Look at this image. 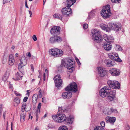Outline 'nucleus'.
Masks as SVG:
<instances>
[{
  "mask_svg": "<svg viewBox=\"0 0 130 130\" xmlns=\"http://www.w3.org/2000/svg\"><path fill=\"white\" fill-rule=\"evenodd\" d=\"M76 0H67V6L62 8L61 11L63 15L70 16L72 13V10L70 8L76 2Z\"/></svg>",
  "mask_w": 130,
  "mask_h": 130,
  "instance_id": "1",
  "label": "nucleus"
},
{
  "mask_svg": "<svg viewBox=\"0 0 130 130\" xmlns=\"http://www.w3.org/2000/svg\"><path fill=\"white\" fill-rule=\"evenodd\" d=\"M62 66L67 68V71L72 73L75 70L74 61L70 59H67L64 61H62Z\"/></svg>",
  "mask_w": 130,
  "mask_h": 130,
  "instance_id": "2",
  "label": "nucleus"
},
{
  "mask_svg": "<svg viewBox=\"0 0 130 130\" xmlns=\"http://www.w3.org/2000/svg\"><path fill=\"white\" fill-rule=\"evenodd\" d=\"M91 33L92 34V39L94 41L100 42L103 40L102 36L99 30L96 29L92 30Z\"/></svg>",
  "mask_w": 130,
  "mask_h": 130,
  "instance_id": "3",
  "label": "nucleus"
},
{
  "mask_svg": "<svg viewBox=\"0 0 130 130\" xmlns=\"http://www.w3.org/2000/svg\"><path fill=\"white\" fill-rule=\"evenodd\" d=\"M110 14V6L109 5L103 7L101 12V15L104 18H109Z\"/></svg>",
  "mask_w": 130,
  "mask_h": 130,
  "instance_id": "4",
  "label": "nucleus"
},
{
  "mask_svg": "<svg viewBox=\"0 0 130 130\" xmlns=\"http://www.w3.org/2000/svg\"><path fill=\"white\" fill-rule=\"evenodd\" d=\"M52 117L53 119L56 122L59 123H61L64 122L66 119L65 115L63 114L53 115Z\"/></svg>",
  "mask_w": 130,
  "mask_h": 130,
  "instance_id": "5",
  "label": "nucleus"
},
{
  "mask_svg": "<svg viewBox=\"0 0 130 130\" xmlns=\"http://www.w3.org/2000/svg\"><path fill=\"white\" fill-rule=\"evenodd\" d=\"M49 51L52 55L56 57L61 56L63 53V52L61 50L55 48L50 50Z\"/></svg>",
  "mask_w": 130,
  "mask_h": 130,
  "instance_id": "6",
  "label": "nucleus"
},
{
  "mask_svg": "<svg viewBox=\"0 0 130 130\" xmlns=\"http://www.w3.org/2000/svg\"><path fill=\"white\" fill-rule=\"evenodd\" d=\"M107 83L110 88L113 89H119L120 87V85L118 82L116 80H109Z\"/></svg>",
  "mask_w": 130,
  "mask_h": 130,
  "instance_id": "7",
  "label": "nucleus"
},
{
  "mask_svg": "<svg viewBox=\"0 0 130 130\" xmlns=\"http://www.w3.org/2000/svg\"><path fill=\"white\" fill-rule=\"evenodd\" d=\"M110 87L108 86H104L100 91V95L102 98H105L108 95Z\"/></svg>",
  "mask_w": 130,
  "mask_h": 130,
  "instance_id": "8",
  "label": "nucleus"
},
{
  "mask_svg": "<svg viewBox=\"0 0 130 130\" xmlns=\"http://www.w3.org/2000/svg\"><path fill=\"white\" fill-rule=\"evenodd\" d=\"M65 90L67 91H71L76 92L77 91V86L76 83L73 82L70 83L65 88Z\"/></svg>",
  "mask_w": 130,
  "mask_h": 130,
  "instance_id": "9",
  "label": "nucleus"
},
{
  "mask_svg": "<svg viewBox=\"0 0 130 130\" xmlns=\"http://www.w3.org/2000/svg\"><path fill=\"white\" fill-rule=\"evenodd\" d=\"M108 26L110 27V30H113L118 31H120L121 29V25L120 23H109Z\"/></svg>",
  "mask_w": 130,
  "mask_h": 130,
  "instance_id": "10",
  "label": "nucleus"
},
{
  "mask_svg": "<svg viewBox=\"0 0 130 130\" xmlns=\"http://www.w3.org/2000/svg\"><path fill=\"white\" fill-rule=\"evenodd\" d=\"M61 76L60 75H56L54 78L55 86L57 87H59L62 85V80L61 79Z\"/></svg>",
  "mask_w": 130,
  "mask_h": 130,
  "instance_id": "11",
  "label": "nucleus"
},
{
  "mask_svg": "<svg viewBox=\"0 0 130 130\" xmlns=\"http://www.w3.org/2000/svg\"><path fill=\"white\" fill-rule=\"evenodd\" d=\"M108 56L109 58L116 61L120 62L122 60L119 57L118 54L116 53H111L109 54Z\"/></svg>",
  "mask_w": 130,
  "mask_h": 130,
  "instance_id": "12",
  "label": "nucleus"
},
{
  "mask_svg": "<svg viewBox=\"0 0 130 130\" xmlns=\"http://www.w3.org/2000/svg\"><path fill=\"white\" fill-rule=\"evenodd\" d=\"M62 40V39L61 37L57 36L50 37L49 40L50 42L52 44L60 43Z\"/></svg>",
  "mask_w": 130,
  "mask_h": 130,
  "instance_id": "13",
  "label": "nucleus"
},
{
  "mask_svg": "<svg viewBox=\"0 0 130 130\" xmlns=\"http://www.w3.org/2000/svg\"><path fill=\"white\" fill-rule=\"evenodd\" d=\"M27 63L26 57L24 56H23L21 59V63L18 65V69L19 70L22 69V67L25 66Z\"/></svg>",
  "mask_w": 130,
  "mask_h": 130,
  "instance_id": "14",
  "label": "nucleus"
},
{
  "mask_svg": "<svg viewBox=\"0 0 130 130\" xmlns=\"http://www.w3.org/2000/svg\"><path fill=\"white\" fill-rule=\"evenodd\" d=\"M109 72L112 75L115 76L119 75L120 73L119 70L116 68H111Z\"/></svg>",
  "mask_w": 130,
  "mask_h": 130,
  "instance_id": "15",
  "label": "nucleus"
},
{
  "mask_svg": "<svg viewBox=\"0 0 130 130\" xmlns=\"http://www.w3.org/2000/svg\"><path fill=\"white\" fill-rule=\"evenodd\" d=\"M116 120V118L113 117L107 116L105 118V121L106 122L109 123L111 125L114 124Z\"/></svg>",
  "mask_w": 130,
  "mask_h": 130,
  "instance_id": "16",
  "label": "nucleus"
},
{
  "mask_svg": "<svg viewBox=\"0 0 130 130\" xmlns=\"http://www.w3.org/2000/svg\"><path fill=\"white\" fill-rule=\"evenodd\" d=\"M59 26H55L51 30V33L52 35H57L60 33Z\"/></svg>",
  "mask_w": 130,
  "mask_h": 130,
  "instance_id": "17",
  "label": "nucleus"
},
{
  "mask_svg": "<svg viewBox=\"0 0 130 130\" xmlns=\"http://www.w3.org/2000/svg\"><path fill=\"white\" fill-rule=\"evenodd\" d=\"M98 71L99 75L101 77H104L106 73V71L102 67L98 68Z\"/></svg>",
  "mask_w": 130,
  "mask_h": 130,
  "instance_id": "18",
  "label": "nucleus"
},
{
  "mask_svg": "<svg viewBox=\"0 0 130 130\" xmlns=\"http://www.w3.org/2000/svg\"><path fill=\"white\" fill-rule=\"evenodd\" d=\"M102 46L105 50L107 51L110 50L111 48V44L107 42L103 43L102 44Z\"/></svg>",
  "mask_w": 130,
  "mask_h": 130,
  "instance_id": "19",
  "label": "nucleus"
},
{
  "mask_svg": "<svg viewBox=\"0 0 130 130\" xmlns=\"http://www.w3.org/2000/svg\"><path fill=\"white\" fill-rule=\"evenodd\" d=\"M110 90L109 91L108 95L110 98H115L116 95V90L114 89L111 90L110 88Z\"/></svg>",
  "mask_w": 130,
  "mask_h": 130,
  "instance_id": "20",
  "label": "nucleus"
},
{
  "mask_svg": "<svg viewBox=\"0 0 130 130\" xmlns=\"http://www.w3.org/2000/svg\"><path fill=\"white\" fill-rule=\"evenodd\" d=\"M100 26L103 30H105L109 32L110 31V27L108 26V24L107 25L104 24H100Z\"/></svg>",
  "mask_w": 130,
  "mask_h": 130,
  "instance_id": "21",
  "label": "nucleus"
},
{
  "mask_svg": "<svg viewBox=\"0 0 130 130\" xmlns=\"http://www.w3.org/2000/svg\"><path fill=\"white\" fill-rule=\"evenodd\" d=\"M15 62V60L13 55L11 54L9 57V63L10 65L12 66L13 64Z\"/></svg>",
  "mask_w": 130,
  "mask_h": 130,
  "instance_id": "22",
  "label": "nucleus"
},
{
  "mask_svg": "<svg viewBox=\"0 0 130 130\" xmlns=\"http://www.w3.org/2000/svg\"><path fill=\"white\" fill-rule=\"evenodd\" d=\"M105 62L107 66L109 67L115 64L114 61H112L110 59L105 60Z\"/></svg>",
  "mask_w": 130,
  "mask_h": 130,
  "instance_id": "23",
  "label": "nucleus"
},
{
  "mask_svg": "<svg viewBox=\"0 0 130 130\" xmlns=\"http://www.w3.org/2000/svg\"><path fill=\"white\" fill-rule=\"evenodd\" d=\"M63 98H71L72 96V93L70 92H63L62 95Z\"/></svg>",
  "mask_w": 130,
  "mask_h": 130,
  "instance_id": "24",
  "label": "nucleus"
},
{
  "mask_svg": "<svg viewBox=\"0 0 130 130\" xmlns=\"http://www.w3.org/2000/svg\"><path fill=\"white\" fill-rule=\"evenodd\" d=\"M20 71L19 72H18L15 74V76L17 79L21 80L22 79L23 76L22 75V72L21 70H19Z\"/></svg>",
  "mask_w": 130,
  "mask_h": 130,
  "instance_id": "25",
  "label": "nucleus"
},
{
  "mask_svg": "<svg viewBox=\"0 0 130 130\" xmlns=\"http://www.w3.org/2000/svg\"><path fill=\"white\" fill-rule=\"evenodd\" d=\"M20 99L19 98H15L14 100V105L15 107L18 106L20 104Z\"/></svg>",
  "mask_w": 130,
  "mask_h": 130,
  "instance_id": "26",
  "label": "nucleus"
},
{
  "mask_svg": "<svg viewBox=\"0 0 130 130\" xmlns=\"http://www.w3.org/2000/svg\"><path fill=\"white\" fill-rule=\"evenodd\" d=\"M103 112L106 115H110L111 114L110 109L108 108L105 109Z\"/></svg>",
  "mask_w": 130,
  "mask_h": 130,
  "instance_id": "27",
  "label": "nucleus"
},
{
  "mask_svg": "<svg viewBox=\"0 0 130 130\" xmlns=\"http://www.w3.org/2000/svg\"><path fill=\"white\" fill-rule=\"evenodd\" d=\"M63 15L60 14L59 13H55L53 15V17L55 18L58 19L62 20V19Z\"/></svg>",
  "mask_w": 130,
  "mask_h": 130,
  "instance_id": "28",
  "label": "nucleus"
},
{
  "mask_svg": "<svg viewBox=\"0 0 130 130\" xmlns=\"http://www.w3.org/2000/svg\"><path fill=\"white\" fill-rule=\"evenodd\" d=\"M25 114L23 112L22 113L21 115L20 121L21 122H24L25 120Z\"/></svg>",
  "mask_w": 130,
  "mask_h": 130,
  "instance_id": "29",
  "label": "nucleus"
},
{
  "mask_svg": "<svg viewBox=\"0 0 130 130\" xmlns=\"http://www.w3.org/2000/svg\"><path fill=\"white\" fill-rule=\"evenodd\" d=\"M103 38L106 41L111 42V41L109 40V36L106 34H105L103 36Z\"/></svg>",
  "mask_w": 130,
  "mask_h": 130,
  "instance_id": "30",
  "label": "nucleus"
},
{
  "mask_svg": "<svg viewBox=\"0 0 130 130\" xmlns=\"http://www.w3.org/2000/svg\"><path fill=\"white\" fill-rule=\"evenodd\" d=\"M68 122L69 124H72L73 121V117L69 116L68 118Z\"/></svg>",
  "mask_w": 130,
  "mask_h": 130,
  "instance_id": "31",
  "label": "nucleus"
},
{
  "mask_svg": "<svg viewBox=\"0 0 130 130\" xmlns=\"http://www.w3.org/2000/svg\"><path fill=\"white\" fill-rule=\"evenodd\" d=\"M115 48V50L117 51H121L122 50V48L119 45H116Z\"/></svg>",
  "mask_w": 130,
  "mask_h": 130,
  "instance_id": "32",
  "label": "nucleus"
},
{
  "mask_svg": "<svg viewBox=\"0 0 130 130\" xmlns=\"http://www.w3.org/2000/svg\"><path fill=\"white\" fill-rule=\"evenodd\" d=\"M58 130H68L67 127L64 125L60 126Z\"/></svg>",
  "mask_w": 130,
  "mask_h": 130,
  "instance_id": "33",
  "label": "nucleus"
},
{
  "mask_svg": "<svg viewBox=\"0 0 130 130\" xmlns=\"http://www.w3.org/2000/svg\"><path fill=\"white\" fill-rule=\"evenodd\" d=\"M111 113H118V111L117 110L115 109L111 108H110Z\"/></svg>",
  "mask_w": 130,
  "mask_h": 130,
  "instance_id": "34",
  "label": "nucleus"
},
{
  "mask_svg": "<svg viewBox=\"0 0 130 130\" xmlns=\"http://www.w3.org/2000/svg\"><path fill=\"white\" fill-rule=\"evenodd\" d=\"M48 74V72L47 69H45V70L44 72V73L43 74V80L45 81V76L46 75Z\"/></svg>",
  "mask_w": 130,
  "mask_h": 130,
  "instance_id": "35",
  "label": "nucleus"
},
{
  "mask_svg": "<svg viewBox=\"0 0 130 130\" xmlns=\"http://www.w3.org/2000/svg\"><path fill=\"white\" fill-rule=\"evenodd\" d=\"M58 109V112H62L64 111V110L65 109H63L62 107H59Z\"/></svg>",
  "mask_w": 130,
  "mask_h": 130,
  "instance_id": "36",
  "label": "nucleus"
},
{
  "mask_svg": "<svg viewBox=\"0 0 130 130\" xmlns=\"http://www.w3.org/2000/svg\"><path fill=\"white\" fill-rule=\"evenodd\" d=\"M111 2L113 3H120L121 2V0H111Z\"/></svg>",
  "mask_w": 130,
  "mask_h": 130,
  "instance_id": "37",
  "label": "nucleus"
},
{
  "mask_svg": "<svg viewBox=\"0 0 130 130\" xmlns=\"http://www.w3.org/2000/svg\"><path fill=\"white\" fill-rule=\"evenodd\" d=\"M94 14V13H93V11H92L89 13V16L88 17V19H90V18H90V17H92L93 16Z\"/></svg>",
  "mask_w": 130,
  "mask_h": 130,
  "instance_id": "38",
  "label": "nucleus"
},
{
  "mask_svg": "<svg viewBox=\"0 0 130 130\" xmlns=\"http://www.w3.org/2000/svg\"><path fill=\"white\" fill-rule=\"evenodd\" d=\"M30 90H28L26 91L27 93L26 94V95L27 96H25V98H28V97L29 96V95L30 94Z\"/></svg>",
  "mask_w": 130,
  "mask_h": 130,
  "instance_id": "39",
  "label": "nucleus"
},
{
  "mask_svg": "<svg viewBox=\"0 0 130 130\" xmlns=\"http://www.w3.org/2000/svg\"><path fill=\"white\" fill-rule=\"evenodd\" d=\"M101 127L103 128L105 125V122L104 121L101 122ZM101 127V126H100Z\"/></svg>",
  "mask_w": 130,
  "mask_h": 130,
  "instance_id": "40",
  "label": "nucleus"
},
{
  "mask_svg": "<svg viewBox=\"0 0 130 130\" xmlns=\"http://www.w3.org/2000/svg\"><path fill=\"white\" fill-rule=\"evenodd\" d=\"M41 92V90H40L38 93V96L39 98H40L42 97Z\"/></svg>",
  "mask_w": 130,
  "mask_h": 130,
  "instance_id": "41",
  "label": "nucleus"
},
{
  "mask_svg": "<svg viewBox=\"0 0 130 130\" xmlns=\"http://www.w3.org/2000/svg\"><path fill=\"white\" fill-rule=\"evenodd\" d=\"M88 25L87 24H85L83 25V28L85 29H87L88 27Z\"/></svg>",
  "mask_w": 130,
  "mask_h": 130,
  "instance_id": "42",
  "label": "nucleus"
},
{
  "mask_svg": "<svg viewBox=\"0 0 130 130\" xmlns=\"http://www.w3.org/2000/svg\"><path fill=\"white\" fill-rule=\"evenodd\" d=\"M14 93L15 95L17 96H21V94L20 93H18L17 91H14Z\"/></svg>",
  "mask_w": 130,
  "mask_h": 130,
  "instance_id": "43",
  "label": "nucleus"
},
{
  "mask_svg": "<svg viewBox=\"0 0 130 130\" xmlns=\"http://www.w3.org/2000/svg\"><path fill=\"white\" fill-rule=\"evenodd\" d=\"M41 103H39L38 106L37 107V108H38V111H39V112H40V109L41 108Z\"/></svg>",
  "mask_w": 130,
  "mask_h": 130,
  "instance_id": "44",
  "label": "nucleus"
},
{
  "mask_svg": "<svg viewBox=\"0 0 130 130\" xmlns=\"http://www.w3.org/2000/svg\"><path fill=\"white\" fill-rule=\"evenodd\" d=\"M125 130H130V127L127 125H126L125 127Z\"/></svg>",
  "mask_w": 130,
  "mask_h": 130,
  "instance_id": "45",
  "label": "nucleus"
},
{
  "mask_svg": "<svg viewBox=\"0 0 130 130\" xmlns=\"http://www.w3.org/2000/svg\"><path fill=\"white\" fill-rule=\"evenodd\" d=\"M32 39L34 41L37 40V38L35 35H34L32 36Z\"/></svg>",
  "mask_w": 130,
  "mask_h": 130,
  "instance_id": "46",
  "label": "nucleus"
},
{
  "mask_svg": "<svg viewBox=\"0 0 130 130\" xmlns=\"http://www.w3.org/2000/svg\"><path fill=\"white\" fill-rule=\"evenodd\" d=\"M26 105L24 104H23L22 106V109H25Z\"/></svg>",
  "mask_w": 130,
  "mask_h": 130,
  "instance_id": "47",
  "label": "nucleus"
},
{
  "mask_svg": "<svg viewBox=\"0 0 130 130\" xmlns=\"http://www.w3.org/2000/svg\"><path fill=\"white\" fill-rule=\"evenodd\" d=\"M12 0H3V4H5L6 3L9 2Z\"/></svg>",
  "mask_w": 130,
  "mask_h": 130,
  "instance_id": "48",
  "label": "nucleus"
},
{
  "mask_svg": "<svg viewBox=\"0 0 130 130\" xmlns=\"http://www.w3.org/2000/svg\"><path fill=\"white\" fill-rule=\"evenodd\" d=\"M42 102L44 103H45L46 102V100L45 98H42Z\"/></svg>",
  "mask_w": 130,
  "mask_h": 130,
  "instance_id": "49",
  "label": "nucleus"
},
{
  "mask_svg": "<svg viewBox=\"0 0 130 130\" xmlns=\"http://www.w3.org/2000/svg\"><path fill=\"white\" fill-rule=\"evenodd\" d=\"M7 78V77L4 76L3 78V80L4 81L6 80Z\"/></svg>",
  "mask_w": 130,
  "mask_h": 130,
  "instance_id": "50",
  "label": "nucleus"
},
{
  "mask_svg": "<svg viewBox=\"0 0 130 130\" xmlns=\"http://www.w3.org/2000/svg\"><path fill=\"white\" fill-rule=\"evenodd\" d=\"M30 67L31 68V70L32 71L34 72V67L33 66L32 64H31L30 65Z\"/></svg>",
  "mask_w": 130,
  "mask_h": 130,
  "instance_id": "51",
  "label": "nucleus"
},
{
  "mask_svg": "<svg viewBox=\"0 0 130 130\" xmlns=\"http://www.w3.org/2000/svg\"><path fill=\"white\" fill-rule=\"evenodd\" d=\"M76 60L77 62V63L79 64V65L80 64V63L79 60V59L77 58L76 59Z\"/></svg>",
  "mask_w": 130,
  "mask_h": 130,
  "instance_id": "52",
  "label": "nucleus"
},
{
  "mask_svg": "<svg viewBox=\"0 0 130 130\" xmlns=\"http://www.w3.org/2000/svg\"><path fill=\"white\" fill-rule=\"evenodd\" d=\"M32 102H34V101H34V100H35V102H37V99L36 98H32Z\"/></svg>",
  "mask_w": 130,
  "mask_h": 130,
  "instance_id": "53",
  "label": "nucleus"
},
{
  "mask_svg": "<svg viewBox=\"0 0 130 130\" xmlns=\"http://www.w3.org/2000/svg\"><path fill=\"white\" fill-rule=\"evenodd\" d=\"M27 55L29 57H30L31 56V55L30 53V52L28 53V54H27Z\"/></svg>",
  "mask_w": 130,
  "mask_h": 130,
  "instance_id": "54",
  "label": "nucleus"
},
{
  "mask_svg": "<svg viewBox=\"0 0 130 130\" xmlns=\"http://www.w3.org/2000/svg\"><path fill=\"white\" fill-rule=\"evenodd\" d=\"M108 100H110V101H113V98H107Z\"/></svg>",
  "mask_w": 130,
  "mask_h": 130,
  "instance_id": "55",
  "label": "nucleus"
},
{
  "mask_svg": "<svg viewBox=\"0 0 130 130\" xmlns=\"http://www.w3.org/2000/svg\"><path fill=\"white\" fill-rule=\"evenodd\" d=\"M10 82H9V84H10V85L9 86V88L11 89H12L13 88V86L12 85H11L10 84Z\"/></svg>",
  "mask_w": 130,
  "mask_h": 130,
  "instance_id": "56",
  "label": "nucleus"
},
{
  "mask_svg": "<svg viewBox=\"0 0 130 130\" xmlns=\"http://www.w3.org/2000/svg\"><path fill=\"white\" fill-rule=\"evenodd\" d=\"M28 98H24L23 101L26 102Z\"/></svg>",
  "mask_w": 130,
  "mask_h": 130,
  "instance_id": "57",
  "label": "nucleus"
},
{
  "mask_svg": "<svg viewBox=\"0 0 130 130\" xmlns=\"http://www.w3.org/2000/svg\"><path fill=\"white\" fill-rule=\"evenodd\" d=\"M6 114V113L5 112H4L3 113V117L4 118V119H5Z\"/></svg>",
  "mask_w": 130,
  "mask_h": 130,
  "instance_id": "58",
  "label": "nucleus"
},
{
  "mask_svg": "<svg viewBox=\"0 0 130 130\" xmlns=\"http://www.w3.org/2000/svg\"><path fill=\"white\" fill-rule=\"evenodd\" d=\"M29 14H30V17H31V15H32V12L31 11H30L29 10Z\"/></svg>",
  "mask_w": 130,
  "mask_h": 130,
  "instance_id": "59",
  "label": "nucleus"
},
{
  "mask_svg": "<svg viewBox=\"0 0 130 130\" xmlns=\"http://www.w3.org/2000/svg\"><path fill=\"white\" fill-rule=\"evenodd\" d=\"M113 38L112 37H110L109 36V40H110V41H111V42L112 41L111 40H113Z\"/></svg>",
  "mask_w": 130,
  "mask_h": 130,
  "instance_id": "60",
  "label": "nucleus"
},
{
  "mask_svg": "<svg viewBox=\"0 0 130 130\" xmlns=\"http://www.w3.org/2000/svg\"><path fill=\"white\" fill-rule=\"evenodd\" d=\"M15 57H18L19 56L18 54L17 53H16L15 55Z\"/></svg>",
  "mask_w": 130,
  "mask_h": 130,
  "instance_id": "61",
  "label": "nucleus"
},
{
  "mask_svg": "<svg viewBox=\"0 0 130 130\" xmlns=\"http://www.w3.org/2000/svg\"><path fill=\"white\" fill-rule=\"evenodd\" d=\"M46 0H43V5H44V4H45V3L46 2Z\"/></svg>",
  "mask_w": 130,
  "mask_h": 130,
  "instance_id": "62",
  "label": "nucleus"
},
{
  "mask_svg": "<svg viewBox=\"0 0 130 130\" xmlns=\"http://www.w3.org/2000/svg\"><path fill=\"white\" fill-rule=\"evenodd\" d=\"M12 123H11V130H13V129H12Z\"/></svg>",
  "mask_w": 130,
  "mask_h": 130,
  "instance_id": "63",
  "label": "nucleus"
},
{
  "mask_svg": "<svg viewBox=\"0 0 130 130\" xmlns=\"http://www.w3.org/2000/svg\"><path fill=\"white\" fill-rule=\"evenodd\" d=\"M47 116V114H45V115L44 116V118L46 117Z\"/></svg>",
  "mask_w": 130,
  "mask_h": 130,
  "instance_id": "64",
  "label": "nucleus"
}]
</instances>
